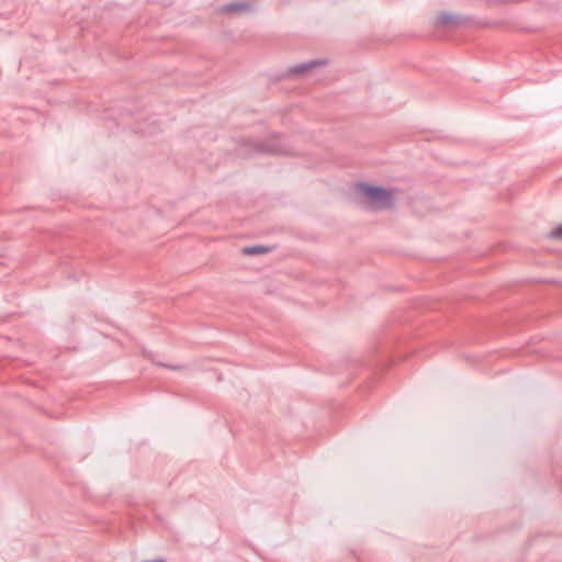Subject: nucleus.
Here are the masks:
<instances>
[{
	"label": "nucleus",
	"instance_id": "1",
	"mask_svg": "<svg viewBox=\"0 0 562 562\" xmlns=\"http://www.w3.org/2000/svg\"><path fill=\"white\" fill-rule=\"evenodd\" d=\"M356 187L362 193L364 203L371 209L375 211H386L395 206L397 189H384L380 186H371L363 182H358Z\"/></svg>",
	"mask_w": 562,
	"mask_h": 562
},
{
	"label": "nucleus",
	"instance_id": "2",
	"mask_svg": "<svg viewBox=\"0 0 562 562\" xmlns=\"http://www.w3.org/2000/svg\"><path fill=\"white\" fill-rule=\"evenodd\" d=\"M327 65L326 59H314L306 63L297 64L289 68L288 75L290 76H299L304 72L311 71L317 67H323Z\"/></svg>",
	"mask_w": 562,
	"mask_h": 562
},
{
	"label": "nucleus",
	"instance_id": "3",
	"mask_svg": "<svg viewBox=\"0 0 562 562\" xmlns=\"http://www.w3.org/2000/svg\"><path fill=\"white\" fill-rule=\"evenodd\" d=\"M251 9V5L247 2L229 3L224 7L225 12H247Z\"/></svg>",
	"mask_w": 562,
	"mask_h": 562
},
{
	"label": "nucleus",
	"instance_id": "4",
	"mask_svg": "<svg viewBox=\"0 0 562 562\" xmlns=\"http://www.w3.org/2000/svg\"><path fill=\"white\" fill-rule=\"evenodd\" d=\"M437 20H438V24L447 25V24L458 23L459 16L450 14L448 12H443L438 15Z\"/></svg>",
	"mask_w": 562,
	"mask_h": 562
},
{
	"label": "nucleus",
	"instance_id": "5",
	"mask_svg": "<svg viewBox=\"0 0 562 562\" xmlns=\"http://www.w3.org/2000/svg\"><path fill=\"white\" fill-rule=\"evenodd\" d=\"M258 150L266 151V153H273V154H280L284 153V150L280 147V145H260Z\"/></svg>",
	"mask_w": 562,
	"mask_h": 562
},
{
	"label": "nucleus",
	"instance_id": "6",
	"mask_svg": "<svg viewBox=\"0 0 562 562\" xmlns=\"http://www.w3.org/2000/svg\"><path fill=\"white\" fill-rule=\"evenodd\" d=\"M265 251H266V248L259 247V246L246 247L243 249V252L246 255H258V254H262Z\"/></svg>",
	"mask_w": 562,
	"mask_h": 562
},
{
	"label": "nucleus",
	"instance_id": "7",
	"mask_svg": "<svg viewBox=\"0 0 562 562\" xmlns=\"http://www.w3.org/2000/svg\"><path fill=\"white\" fill-rule=\"evenodd\" d=\"M551 237L555 239H562V225L558 226L554 231H552Z\"/></svg>",
	"mask_w": 562,
	"mask_h": 562
}]
</instances>
